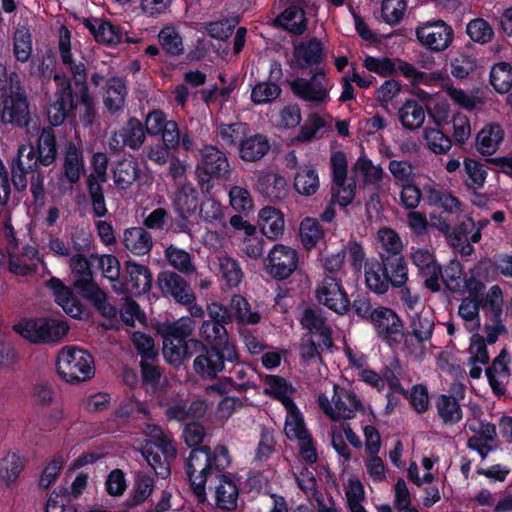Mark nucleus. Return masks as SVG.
<instances>
[{"label":"nucleus","mask_w":512,"mask_h":512,"mask_svg":"<svg viewBox=\"0 0 512 512\" xmlns=\"http://www.w3.org/2000/svg\"><path fill=\"white\" fill-rule=\"evenodd\" d=\"M231 463L228 449L223 445H217L212 451L207 447L191 451L186 471L193 488V492L199 502L206 500V482L212 468L224 470Z\"/></svg>","instance_id":"f257e3e1"},{"label":"nucleus","mask_w":512,"mask_h":512,"mask_svg":"<svg viewBox=\"0 0 512 512\" xmlns=\"http://www.w3.org/2000/svg\"><path fill=\"white\" fill-rule=\"evenodd\" d=\"M479 310L480 303L476 298L462 300L458 308V314L464 321L466 329L473 332L468 348L469 375L473 379L480 378L482 366L489 361V353L484 338L477 333L481 326Z\"/></svg>","instance_id":"f03ea898"},{"label":"nucleus","mask_w":512,"mask_h":512,"mask_svg":"<svg viewBox=\"0 0 512 512\" xmlns=\"http://www.w3.org/2000/svg\"><path fill=\"white\" fill-rule=\"evenodd\" d=\"M145 433L149 438L146 445L139 443L135 448L140 450L147 464L159 477L167 478L170 474L169 462L175 458L176 449L159 426L147 424Z\"/></svg>","instance_id":"7ed1b4c3"},{"label":"nucleus","mask_w":512,"mask_h":512,"mask_svg":"<svg viewBox=\"0 0 512 512\" xmlns=\"http://www.w3.org/2000/svg\"><path fill=\"white\" fill-rule=\"evenodd\" d=\"M318 404L322 411L333 421L353 419L364 406L357 395L338 385L333 386V395L329 399L326 395L318 396Z\"/></svg>","instance_id":"20e7f679"},{"label":"nucleus","mask_w":512,"mask_h":512,"mask_svg":"<svg viewBox=\"0 0 512 512\" xmlns=\"http://www.w3.org/2000/svg\"><path fill=\"white\" fill-rule=\"evenodd\" d=\"M14 330L32 344H48L60 341L64 328L61 320L39 317L20 321Z\"/></svg>","instance_id":"39448f33"},{"label":"nucleus","mask_w":512,"mask_h":512,"mask_svg":"<svg viewBox=\"0 0 512 512\" xmlns=\"http://www.w3.org/2000/svg\"><path fill=\"white\" fill-rule=\"evenodd\" d=\"M286 419L284 431L291 440L298 442L301 457L307 463H314L317 460V453L313 438L306 428L304 418L297 406L292 403L285 407Z\"/></svg>","instance_id":"423d86ee"},{"label":"nucleus","mask_w":512,"mask_h":512,"mask_svg":"<svg viewBox=\"0 0 512 512\" xmlns=\"http://www.w3.org/2000/svg\"><path fill=\"white\" fill-rule=\"evenodd\" d=\"M372 324L377 335L390 347L397 349L405 338L403 324L390 308L377 307L372 314Z\"/></svg>","instance_id":"0eeeda50"},{"label":"nucleus","mask_w":512,"mask_h":512,"mask_svg":"<svg viewBox=\"0 0 512 512\" xmlns=\"http://www.w3.org/2000/svg\"><path fill=\"white\" fill-rule=\"evenodd\" d=\"M72 73L73 79L69 81L66 91H69L71 111L89 114L92 108V101L88 94L86 85V69L83 63H72L68 49L66 48V67Z\"/></svg>","instance_id":"6e6552de"},{"label":"nucleus","mask_w":512,"mask_h":512,"mask_svg":"<svg viewBox=\"0 0 512 512\" xmlns=\"http://www.w3.org/2000/svg\"><path fill=\"white\" fill-rule=\"evenodd\" d=\"M6 254L8 270L17 276H29L35 273L39 266L44 265L39 250L35 246H20L19 243L12 242L6 247Z\"/></svg>","instance_id":"1a4fd4ad"},{"label":"nucleus","mask_w":512,"mask_h":512,"mask_svg":"<svg viewBox=\"0 0 512 512\" xmlns=\"http://www.w3.org/2000/svg\"><path fill=\"white\" fill-rule=\"evenodd\" d=\"M229 171V163L224 153L214 146H205L201 150V160L196 172L203 189L210 188V181L214 177L227 178Z\"/></svg>","instance_id":"9d476101"},{"label":"nucleus","mask_w":512,"mask_h":512,"mask_svg":"<svg viewBox=\"0 0 512 512\" xmlns=\"http://www.w3.org/2000/svg\"><path fill=\"white\" fill-rule=\"evenodd\" d=\"M317 301L331 311L343 315L350 309V300L340 280L325 276L315 290Z\"/></svg>","instance_id":"9b49d317"},{"label":"nucleus","mask_w":512,"mask_h":512,"mask_svg":"<svg viewBox=\"0 0 512 512\" xmlns=\"http://www.w3.org/2000/svg\"><path fill=\"white\" fill-rule=\"evenodd\" d=\"M298 267V253L290 246L276 244L265 260V270L274 279L290 277Z\"/></svg>","instance_id":"f8f14e48"},{"label":"nucleus","mask_w":512,"mask_h":512,"mask_svg":"<svg viewBox=\"0 0 512 512\" xmlns=\"http://www.w3.org/2000/svg\"><path fill=\"white\" fill-rule=\"evenodd\" d=\"M418 41L431 51L446 50L454 38L453 29L444 21L437 20L419 25L416 29Z\"/></svg>","instance_id":"ddd939ff"},{"label":"nucleus","mask_w":512,"mask_h":512,"mask_svg":"<svg viewBox=\"0 0 512 512\" xmlns=\"http://www.w3.org/2000/svg\"><path fill=\"white\" fill-rule=\"evenodd\" d=\"M331 87V82L323 72L314 74L310 79H296L291 84L293 92L299 98L316 105L329 100Z\"/></svg>","instance_id":"4468645a"},{"label":"nucleus","mask_w":512,"mask_h":512,"mask_svg":"<svg viewBox=\"0 0 512 512\" xmlns=\"http://www.w3.org/2000/svg\"><path fill=\"white\" fill-rule=\"evenodd\" d=\"M467 428L473 433L467 446L476 451L482 459L494 450L493 442L497 437L496 427L492 423L477 418L468 420Z\"/></svg>","instance_id":"2eb2a0df"},{"label":"nucleus","mask_w":512,"mask_h":512,"mask_svg":"<svg viewBox=\"0 0 512 512\" xmlns=\"http://www.w3.org/2000/svg\"><path fill=\"white\" fill-rule=\"evenodd\" d=\"M3 108L0 112L2 124L26 127L30 122V109L23 91L10 94L2 99Z\"/></svg>","instance_id":"dca6fc26"},{"label":"nucleus","mask_w":512,"mask_h":512,"mask_svg":"<svg viewBox=\"0 0 512 512\" xmlns=\"http://www.w3.org/2000/svg\"><path fill=\"white\" fill-rule=\"evenodd\" d=\"M66 381L82 382L91 379L95 374L92 356L83 349L66 347Z\"/></svg>","instance_id":"f3484780"},{"label":"nucleus","mask_w":512,"mask_h":512,"mask_svg":"<svg viewBox=\"0 0 512 512\" xmlns=\"http://www.w3.org/2000/svg\"><path fill=\"white\" fill-rule=\"evenodd\" d=\"M410 259L425 277V286L433 292L440 290V267L434 253L426 248H411Z\"/></svg>","instance_id":"a211bd4d"},{"label":"nucleus","mask_w":512,"mask_h":512,"mask_svg":"<svg viewBox=\"0 0 512 512\" xmlns=\"http://www.w3.org/2000/svg\"><path fill=\"white\" fill-rule=\"evenodd\" d=\"M301 325L308 330L309 336H319V347L329 349L332 347L331 329L326 323L324 313L320 309L307 308L301 317Z\"/></svg>","instance_id":"6ab92c4d"},{"label":"nucleus","mask_w":512,"mask_h":512,"mask_svg":"<svg viewBox=\"0 0 512 512\" xmlns=\"http://www.w3.org/2000/svg\"><path fill=\"white\" fill-rule=\"evenodd\" d=\"M144 141L145 132L141 121L132 118L119 132L113 134L109 146L113 150H120L125 146L136 150L142 146Z\"/></svg>","instance_id":"aec40b11"},{"label":"nucleus","mask_w":512,"mask_h":512,"mask_svg":"<svg viewBox=\"0 0 512 512\" xmlns=\"http://www.w3.org/2000/svg\"><path fill=\"white\" fill-rule=\"evenodd\" d=\"M125 272L127 274V284L124 291L127 290L133 295H141L150 290L152 274L147 266L128 260L125 263Z\"/></svg>","instance_id":"412c9836"},{"label":"nucleus","mask_w":512,"mask_h":512,"mask_svg":"<svg viewBox=\"0 0 512 512\" xmlns=\"http://www.w3.org/2000/svg\"><path fill=\"white\" fill-rule=\"evenodd\" d=\"M159 286L164 293L171 295L176 302L188 304L195 300L194 293L187 282L181 276L173 272H165L159 275Z\"/></svg>","instance_id":"4be33fe9"},{"label":"nucleus","mask_w":512,"mask_h":512,"mask_svg":"<svg viewBox=\"0 0 512 512\" xmlns=\"http://www.w3.org/2000/svg\"><path fill=\"white\" fill-rule=\"evenodd\" d=\"M25 466L26 458L24 455L9 451L0 459V484L6 488L16 486Z\"/></svg>","instance_id":"5701e85b"},{"label":"nucleus","mask_w":512,"mask_h":512,"mask_svg":"<svg viewBox=\"0 0 512 512\" xmlns=\"http://www.w3.org/2000/svg\"><path fill=\"white\" fill-rule=\"evenodd\" d=\"M84 25L99 43L114 46L119 44L123 39L122 30L110 21L92 18L86 19Z\"/></svg>","instance_id":"b1692460"},{"label":"nucleus","mask_w":512,"mask_h":512,"mask_svg":"<svg viewBox=\"0 0 512 512\" xmlns=\"http://www.w3.org/2000/svg\"><path fill=\"white\" fill-rule=\"evenodd\" d=\"M270 150L268 138L260 133L248 135L240 142L238 147L239 157L244 162H256L261 160Z\"/></svg>","instance_id":"393cba45"},{"label":"nucleus","mask_w":512,"mask_h":512,"mask_svg":"<svg viewBox=\"0 0 512 512\" xmlns=\"http://www.w3.org/2000/svg\"><path fill=\"white\" fill-rule=\"evenodd\" d=\"M258 225L269 240L279 239L284 232V215L272 206L262 208L258 213Z\"/></svg>","instance_id":"a878e982"},{"label":"nucleus","mask_w":512,"mask_h":512,"mask_svg":"<svg viewBox=\"0 0 512 512\" xmlns=\"http://www.w3.org/2000/svg\"><path fill=\"white\" fill-rule=\"evenodd\" d=\"M175 212L182 219L192 216L198 208V193L191 183L181 185L172 198Z\"/></svg>","instance_id":"bb28decb"},{"label":"nucleus","mask_w":512,"mask_h":512,"mask_svg":"<svg viewBox=\"0 0 512 512\" xmlns=\"http://www.w3.org/2000/svg\"><path fill=\"white\" fill-rule=\"evenodd\" d=\"M365 283L369 290L376 294H384L389 289L388 272L385 261L377 259L365 263Z\"/></svg>","instance_id":"cd10ccee"},{"label":"nucleus","mask_w":512,"mask_h":512,"mask_svg":"<svg viewBox=\"0 0 512 512\" xmlns=\"http://www.w3.org/2000/svg\"><path fill=\"white\" fill-rule=\"evenodd\" d=\"M324 57L321 41L313 38L295 45L294 59L298 66L308 68L319 64Z\"/></svg>","instance_id":"c85d7f7f"},{"label":"nucleus","mask_w":512,"mask_h":512,"mask_svg":"<svg viewBox=\"0 0 512 512\" xmlns=\"http://www.w3.org/2000/svg\"><path fill=\"white\" fill-rule=\"evenodd\" d=\"M504 138V130L497 123L486 124L476 136V147L482 155H492Z\"/></svg>","instance_id":"c756f323"},{"label":"nucleus","mask_w":512,"mask_h":512,"mask_svg":"<svg viewBox=\"0 0 512 512\" xmlns=\"http://www.w3.org/2000/svg\"><path fill=\"white\" fill-rule=\"evenodd\" d=\"M122 242L125 248L136 256L150 252L153 242L151 235L142 227H131L124 231Z\"/></svg>","instance_id":"7c9ffc66"},{"label":"nucleus","mask_w":512,"mask_h":512,"mask_svg":"<svg viewBox=\"0 0 512 512\" xmlns=\"http://www.w3.org/2000/svg\"><path fill=\"white\" fill-rule=\"evenodd\" d=\"M238 496L236 482L228 476H221L214 490L216 506L223 510H233L237 506Z\"/></svg>","instance_id":"2f4dec72"},{"label":"nucleus","mask_w":512,"mask_h":512,"mask_svg":"<svg viewBox=\"0 0 512 512\" xmlns=\"http://www.w3.org/2000/svg\"><path fill=\"white\" fill-rule=\"evenodd\" d=\"M256 188L271 200H281L286 197L288 192L286 179L273 172L259 176Z\"/></svg>","instance_id":"473e14b6"},{"label":"nucleus","mask_w":512,"mask_h":512,"mask_svg":"<svg viewBox=\"0 0 512 512\" xmlns=\"http://www.w3.org/2000/svg\"><path fill=\"white\" fill-rule=\"evenodd\" d=\"M224 363L220 351L214 347L198 355L194 360V369L197 374L206 378H213L222 371Z\"/></svg>","instance_id":"72a5a7b5"},{"label":"nucleus","mask_w":512,"mask_h":512,"mask_svg":"<svg viewBox=\"0 0 512 512\" xmlns=\"http://www.w3.org/2000/svg\"><path fill=\"white\" fill-rule=\"evenodd\" d=\"M163 337V356L167 362L179 365L188 355L189 346H197L196 340L182 341L181 339L169 336Z\"/></svg>","instance_id":"f704fd0d"},{"label":"nucleus","mask_w":512,"mask_h":512,"mask_svg":"<svg viewBox=\"0 0 512 512\" xmlns=\"http://www.w3.org/2000/svg\"><path fill=\"white\" fill-rule=\"evenodd\" d=\"M232 319L243 325H256L261 321V314L253 310L243 296L236 294L230 301Z\"/></svg>","instance_id":"c9c22d12"},{"label":"nucleus","mask_w":512,"mask_h":512,"mask_svg":"<svg viewBox=\"0 0 512 512\" xmlns=\"http://www.w3.org/2000/svg\"><path fill=\"white\" fill-rule=\"evenodd\" d=\"M355 178L365 185L376 186L383 178L384 171L380 165L374 164L367 156H360L354 167Z\"/></svg>","instance_id":"e433bc0d"},{"label":"nucleus","mask_w":512,"mask_h":512,"mask_svg":"<svg viewBox=\"0 0 512 512\" xmlns=\"http://www.w3.org/2000/svg\"><path fill=\"white\" fill-rule=\"evenodd\" d=\"M264 383V393L279 400L284 408L294 403L292 400L294 389L285 379L276 375H267Z\"/></svg>","instance_id":"4c0bfd02"},{"label":"nucleus","mask_w":512,"mask_h":512,"mask_svg":"<svg viewBox=\"0 0 512 512\" xmlns=\"http://www.w3.org/2000/svg\"><path fill=\"white\" fill-rule=\"evenodd\" d=\"M398 117L404 128L415 130L422 126L426 115L420 103L416 100H407L399 109Z\"/></svg>","instance_id":"58836bf2"},{"label":"nucleus","mask_w":512,"mask_h":512,"mask_svg":"<svg viewBox=\"0 0 512 512\" xmlns=\"http://www.w3.org/2000/svg\"><path fill=\"white\" fill-rule=\"evenodd\" d=\"M471 225L463 222L459 224L456 233L448 241L450 244L457 249L462 255H471L474 251L472 243H478L481 240L480 228L474 232H468V228Z\"/></svg>","instance_id":"ea45409f"},{"label":"nucleus","mask_w":512,"mask_h":512,"mask_svg":"<svg viewBox=\"0 0 512 512\" xmlns=\"http://www.w3.org/2000/svg\"><path fill=\"white\" fill-rule=\"evenodd\" d=\"M31 180V191L34 194L35 198L42 194V180H40V175H35V170H30L26 167H23L19 164L13 162L12 164V182L14 186L18 190H24Z\"/></svg>","instance_id":"a19ab883"},{"label":"nucleus","mask_w":512,"mask_h":512,"mask_svg":"<svg viewBox=\"0 0 512 512\" xmlns=\"http://www.w3.org/2000/svg\"><path fill=\"white\" fill-rule=\"evenodd\" d=\"M489 82L497 93H508L512 88V65L505 61L495 63L490 69Z\"/></svg>","instance_id":"79ce46f5"},{"label":"nucleus","mask_w":512,"mask_h":512,"mask_svg":"<svg viewBox=\"0 0 512 512\" xmlns=\"http://www.w3.org/2000/svg\"><path fill=\"white\" fill-rule=\"evenodd\" d=\"M319 176L317 171L310 165H305L299 169L295 175L294 187L302 195L310 196L319 189Z\"/></svg>","instance_id":"37998d69"},{"label":"nucleus","mask_w":512,"mask_h":512,"mask_svg":"<svg viewBox=\"0 0 512 512\" xmlns=\"http://www.w3.org/2000/svg\"><path fill=\"white\" fill-rule=\"evenodd\" d=\"M139 176V166L135 160L125 159L116 164L113 172L115 185L120 189L130 187Z\"/></svg>","instance_id":"c03bdc74"},{"label":"nucleus","mask_w":512,"mask_h":512,"mask_svg":"<svg viewBox=\"0 0 512 512\" xmlns=\"http://www.w3.org/2000/svg\"><path fill=\"white\" fill-rule=\"evenodd\" d=\"M439 278L450 291L463 293L465 273L459 261L453 260L443 270L440 269Z\"/></svg>","instance_id":"a18cd8bd"},{"label":"nucleus","mask_w":512,"mask_h":512,"mask_svg":"<svg viewBox=\"0 0 512 512\" xmlns=\"http://www.w3.org/2000/svg\"><path fill=\"white\" fill-rule=\"evenodd\" d=\"M127 89L121 78H111L106 87L104 103L111 112L120 110L125 102Z\"/></svg>","instance_id":"49530a36"},{"label":"nucleus","mask_w":512,"mask_h":512,"mask_svg":"<svg viewBox=\"0 0 512 512\" xmlns=\"http://www.w3.org/2000/svg\"><path fill=\"white\" fill-rule=\"evenodd\" d=\"M276 24L292 33H302L306 28V19L303 10L290 6L275 20Z\"/></svg>","instance_id":"de8ad7c7"},{"label":"nucleus","mask_w":512,"mask_h":512,"mask_svg":"<svg viewBox=\"0 0 512 512\" xmlns=\"http://www.w3.org/2000/svg\"><path fill=\"white\" fill-rule=\"evenodd\" d=\"M98 266L102 274L112 283L113 290L118 293H124V285L119 282L120 262L116 256L111 254L102 255L98 258Z\"/></svg>","instance_id":"09e8293b"},{"label":"nucleus","mask_w":512,"mask_h":512,"mask_svg":"<svg viewBox=\"0 0 512 512\" xmlns=\"http://www.w3.org/2000/svg\"><path fill=\"white\" fill-rule=\"evenodd\" d=\"M436 407L439 417L447 425H454L462 419L460 405L457 400L451 396H438Z\"/></svg>","instance_id":"8fccbe9b"},{"label":"nucleus","mask_w":512,"mask_h":512,"mask_svg":"<svg viewBox=\"0 0 512 512\" xmlns=\"http://www.w3.org/2000/svg\"><path fill=\"white\" fill-rule=\"evenodd\" d=\"M219 274L228 288L237 287L242 279L243 272L238 262L228 256H220L218 258Z\"/></svg>","instance_id":"3c124183"},{"label":"nucleus","mask_w":512,"mask_h":512,"mask_svg":"<svg viewBox=\"0 0 512 512\" xmlns=\"http://www.w3.org/2000/svg\"><path fill=\"white\" fill-rule=\"evenodd\" d=\"M359 377L361 381L376 389L377 391H383L388 385L391 389L403 392L399 381L396 378H389L388 371L383 375L367 368H363L359 371Z\"/></svg>","instance_id":"603ef678"},{"label":"nucleus","mask_w":512,"mask_h":512,"mask_svg":"<svg viewBox=\"0 0 512 512\" xmlns=\"http://www.w3.org/2000/svg\"><path fill=\"white\" fill-rule=\"evenodd\" d=\"M377 247L388 255H397L403 249V243L398 233L388 227L380 228L376 234Z\"/></svg>","instance_id":"864d4df0"},{"label":"nucleus","mask_w":512,"mask_h":512,"mask_svg":"<svg viewBox=\"0 0 512 512\" xmlns=\"http://www.w3.org/2000/svg\"><path fill=\"white\" fill-rule=\"evenodd\" d=\"M329 119H331V117L328 114H309L294 140L298 142H305L313 139L320 129L325 128L328 125Z\"/></svg>","instance_id":"5fc2aeb1"},{"label":"nucleus","mask_w":512,"mask_h":512,"mask_svg":"<svg viewBox=\"0 0 512 512\" xmlns=\"http://www.w3.org/2000/svg\"><path fill=\"white\" fill-rule=\"evenodd\" d=\"M162 48L171 55H180L184 51L183 39L176 27L167 25L158 34Z\"/></svg>","instance_id":"6e6d98bb"},{"label":"nucleus","mask_w":512,"mask_h":512,"mask_svg":"<svg viewBox=\"0 0 512 512\" xmlns=\"http://www.w3.org/2000/svg\"><path fill=\"white\" fill-rule=\"evenodd\" d=\"M436 205H439L444 211L448 213L456 214L460 224L466 222V224L474 227V220L472 219L470 213L463 209L462 203L453 194L444 192L443 195L438 199Z\"/></svg>","instance_id":"4d7b16f0"},{"label":"nucleus","mask_w":512,"mask_h":512,"mask_svg":"<svg viewBox=\"0 0 512 512\" xmlns=\"http://www.w3.org/2000/svg\"><path fill=\"white\" fill-rule=\"evenodd\" d=\"M84 171V162L80 150L74 146H66V180L76 182Z\"/></svg>","instance_id":"13d9d810"},{"label":"nucleus","mask_w":512,"mask_h":512,"mask_svg":"<svg viewBox=\"0 0 512 512\" xmlns=\"http://www.w3.org/2000/svg\"><path fill=\"white\" fill-rule=\"evenodd\" d=\"M195 328V322L190 317H182L174 323L163 324L159 327L162 336H169L187 341Z\"/></svg>","instance_id":"bf43d9fd"},{"label":"nucleus","mask_w":512,"mask_h":512,"mask_svg":"<svg viewBox=\"0 0 512 512\" xmlns=\"http://www.w3.org/2000/svg\"><path fill=\"white\" fill-rule=\"evenodd\" d=\"M464 170L468 177L466 185L470 189H480L484 186L488 172L483 164L480 162L466 158L464 160Z\"/></svg>","instance_id":"052dcab7"},{"label":"nucleus","mask_w":512,"mask_h":512,"mask_svg":"<svg viewBox=\"0 0 512 512\" xmlns=\"http://www.w3.org/2000/svg\"><path fill=\"white\" fill-rule=\"evenodd\" d=\"M424 139L427 147L436 154H445L452 146L451 139L439 127L426 128L424 130Z\"/></svg>","instance_id":"680f3d73"},{"label":"nucleus","mask_w":512,"mask_h":512,"mask_svg":"<svg viewBox=\"0 0 512 512\" xmlns=\"http://www.w3.org/2000/svg\"><path fill=\"white\" fill-rule=\"evenodd\" d=\"M345 495L351 512H366L362 506L365 498L363 484L357 478H350L345 486Z\"/></svg>","instance_id":"e2e57ef3"},{"label":"nucleus","mask_w":512,"mask_h":512,"mask_svg":"<svg viewBox=\"0 0 512 512\" xmlns=\"http://www.w3.org/2000/svg\"><path fill=\"white\" fill-rule=\"evenodd\" d=\"M467 34L474 42L485 44L490 42L494 36V30L488 21L482 18H475L467 24Z\"/></svg>","instance_id":"0e129e2a"},{"label":"nucleus","mask_w":512,"mask_h":512,"mask_svg":"<svg viewBox=\"0 0 512 512\" xmlns=\"http://www.w3.org/2000/svg\"><path fill=\"white\" fill-rule=\"evenodd\" d=\"M281 94L280 87L272 82H259L251 92V100L255 105H262L276 100Z\"/></svg>","instance_id":"69168bd1"},{"label":"nucleus","mask_w":512,"mask_h":512,"mask_svg":"<svg viewBox=\"0 0 512 512\" xmlns=\"http://www.w3.org/2000/svg\"><path fill=\"white\" fill-rule=\"evenodd\" d=\"M300 237L305 248L311 249L323 237V231L317 220L305 218L300 225Z\"/></svg>","instance_id":"338daca9"},{"label":"nucleus","mask_w":512,"mask_h":512,"mask_svg":"<svg viewBox=\"0 0 512 512\" xmlns=\"http://www.w3.org/2000/svg\"><path fill=\"white\" fill-rule=\"evenodd\" d=\"M165 256L169 264L182 273H191L195 270L191 255L182 249L171 245L166 249Z\"/></svg>","instance_id":"774afa93"}]
</instances>
